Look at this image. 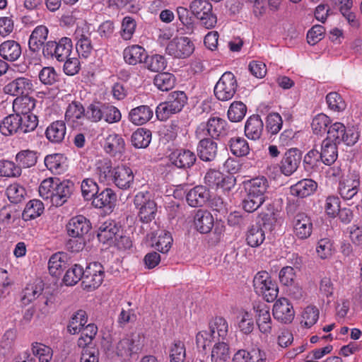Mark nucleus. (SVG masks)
Wrapping results in <instances>:
<instances>
[{
  "instance_id": "4be33fe9",
  "label": "nucleus",
  "mask_w": 362,
  "mask_h": 362,
  "mask_svg": "<svg viewBox=\"0 0 362 362\" xmlns=\"http://www.w3.org/2000/svg\"><path fill=\"white\" fill-rule=\"evenodd\" d=\"M33 90V83L29 78L19 77L8 83L4 87L5 93L12 95L23 96Z\"/></svg>"
},
{
  "instance_id": "f3484780",
  "label": "nucleus",
  "mask_w": 362,
  "mask_h": 362,
  "mask_svg": "<svg viewBox=\"0 0 362 362\" xmlns=\"http://www.w3.org/2000/svg\"><path fill=\"white\" fill-rule=\"evenodd\" d=\"M134 175L132 170L124 165L113 168L111 180L119 189H127L134 182Z\"/></svg>"
},
{
  "instance_id": "de8ad7c7",
  "label": "nucleus",
  "mask_w": 362,
  "mask_h": 362,
  "mask_svg": "<svg viewBox=\"0 0 362 362\" xmlns=\"http://www.w3.org/2000/svg\"><path fill=\"white\" fill-rule=\"evenodd\" d=\"M209 331L215 335L217 333L218 339L224 340L228 331L226 320L222 317H216L209 322Z\"/></svg>"
},
{
  "instance_id": "3c124183",
  "label": "nucleus",
  "mask_w": 362,
  "mask_h": 362,
  "mask_svg": "<svg viewBox=\"0 0 362 362\" xmlns=\"http://www.w3.org/2000/svg\"><path fill=\"white\" fill-rule=\"evenodd\" d=\"M44 211L43 203L37 199H33L28 202L23 212V217L25 219H34L40 216Z\"/></svg>"
},
{
  "instance_id": "f704fd0d",
  "label": "nucleus",
  "mask_w": 362,
  "mask_h": 362,
  "mask_svg": "<svg viewBox=\"0 0 362 362\" xmlns=\"http://www.w3.org/2000/svg\"><path fill=\"white\" fill-rule=\"evenodd\" d=\"M140 349L139 341L134 338H124L116 345L115 352L118 356L127 357Z\"/></svg>"
},
{
  "instance_id": "603ef678",
  "label": "nucleus",
  "mask_w": 362,
  "mask_h": 362,
  "mask_svg": "<svg viewBox=\"0 0 362 362\" xmlns=\"http://www.w3.org/2000/svg\"><path fill=\"white\" fill-rule=\"evenodd\" d=\"M257 313L256 322L259 331L264 334H270L272 332V319L269 310L262 308L259 309Z\"/></svg>"
},
{
  "instance_id": "bb28decb",
  "label": "nucleus",
  "mask_w": 362,
  "mask_h": 362,
  "mask_svg": "<svg viewBox=\"0 0 362 362\" xmlns=\"http://www.w3.org/2000/svg\"><path fill=\"white\" fill-rule=\"evenodd\" d=\"M209 192L206 187L198 185L190 189L187 194L186 199L192 207L203 206L209 199Z\"/></svg>"
},
{
  "instance_id": "052dcab7",
  "label": "nucleus",
  "mask_w": 362,
  "mask_h": 362,
  "mask_svg": "<svg viewBox=\"0 0 362 362\" xmlns=\"http://www.w3.org/2000/svg\"><path fill=\"white\" fill-rule=\"evenodd\" d=\"M144 63L148 70L154 72L163 71L167 66L165 58L160 54H154L151 57L146 55Z\"/></svg>"
},
{
  "instance_id": "5701e85b",
  "label": "nucleus",
  "mask_w": 362,
  "mask_h": 362,
  "mask_svg": "<svg viewBox=\"0 0 362 362\" xmlns=\"http://www.w3.org/2000/svg\"><path fill=\"white\" fill-rule=\"evenodd\" d=\"M116 202V193L112 189L106 187L98 192L92 201V205L98 209H112L115 206Z\"/></svg>"
},
{
  "instance_id": "6e6552de",
  "label": "nucleus",
  "mask_w": 362,
  "mask_h": 362,
  "mask_svg": "<svg viewBox=\"0 0 362 362\" xmlns=\"http://www.w3.org/2000/svg\"><path fill=\"white\" fill-rule=\"evenodd\" d=\"M238 88L235 76L231 72H225L219 78L214 87V95L221 101L230 100L235 95Z\"/></svg>"
},
{
  "instance_id": "dca6fc26",
  "label": "nucleus",
  "mask_w": 362,
  "mask_h": 362,
  "mask_svg": "<svg viewBox=\"0 0 362 362\" xmlns=\"http://www.w3.org/2000/svg\"><path fill=\"white\" fill-rule=\"evenodd\" d=\"M293 233L300 240H306L313 233V223L310 216L301 212L297 214L293 221Z\"/></svg>"
},
{
  "instance_id": "e433bc0d",
  "label": "nucleus",
  "mask_w": 362,
  "mask_h": 362,
  "mask_svg": "<svg viewBox=\"0 0 362 362\" xmlns=\"http://www.w3.org/2000/svg\"><path fill=\"white\" fill-rule=\"evenodd\" d=\"M86 110L83 105L74 100L66 107L65 112V119L68 123H79L80 120L86 117Z\"/></svg>"
},
{
  "instance_id": "6ab92c4d",
  "label": "nucleus",
  "mask_w": 362,
  "mask_h": 362,
  "mask_svg": "<svg viewBox=\"0 0 362 362\" xmlns=\"http://www.w3.org/2000/svg\"><path fill=\"white\" fill-rule=\"evenodd\" d=\"M121 230V226L115 220L108 219L100 223L98 226L97 237L100 242L107 243L117 239Z\"/></svg>"
},
{
  "instance_id": "20e7f679",
  "label": "nucleus",
  "mask_w": 362,
  "mask_h": 362,
  "mask_svg": "<svg viewBox=\"0 0 362 362\" xmlns=\"http://www.w3.org/2000/svg\"><path fill=\"white\" fill-rule=\"evenodd\" d=\"M72 47L71 40L64 37L59 41L46 42L42 47V54L47 59H55L58 62H64L71 55Z\"/></svg>"
},
{
  "instance_id": "5fc2aeb1",
  "label": "nucleus",
  "mask_w": 362,
  "mask_h": 362,
  "mask_svg": "<svg viewBox=\"0 0 362 362\" xmlns=\"http://www.w3.org/2000/svg\"><path fill=\"white\" fill-rule=\"evenodd\" d=\"M81 337L78 339L77 344L83 349L88 347V345L92 343L97 332L98 327L95 325L90 323L82 329Z\"/></svg>"
},
{
  "instance_id": "7c9ffc66",
  "label": "nucleus",
  "mask_w": 362,
  "mask_h": 362,
  "mask_svg": "<svg viewBox=\"0 0 362 362\" xmlns=\"http://www.w3.org/2000/svg\"><path fill=\"white\" fill-rule=\"evenodd\" d=\"M147 52L140 45H134L126 47L123 51L124 62L129 65H136L144 62Z\"/></svg>"
},
{
  "instance_id": "c85d7f7f",
  "label": "nucleus",
  "mask_w": 362,
  "mask_h": 362,
  "mask_svg": "<svg viewBox=\"0 0 362 362\" xmlns=\"http://www.w3.org/2000/svg\"><path fill=\"white\" fill-rule=\"evenodd\" d=\"M153 115V109L148 105H140L130 110L129 120L136 125H142L148 122Z\"/></svg>"
},
{
  "instance_id": "2f4dec72",
  "label": "nucleus",
  "mask_w": 362,
  "mask_h": 362,
  "mask_svg": "<svg viewBox=\"0 0 362 362\" xmlns=\"http://www.w3.org/2000/svg\"><path fill=\"white\" fill-rule=\"evenodd\" d=\"M264 129L263 122L258 115L250 116L245 126V136L252 140L259 139Z\"/></svg>"
},
{
  "instance_id": "412c9836",
  "label": "nucleus",
  "mask_w": 362,
  "mask_h": 362,
  "mask_svg": "<svg viewBox=\"0 0 362 362\" xmlns=\"http://www.w3.org/2000/svg\"><path fill=\"white\" fill-rule=\"evenodd\" d=\"M197 156L205 162L214 160L218 153V144L211 138L201 139L197 147Z\"/></svg>"
},
{
  "instance_id": "a18cd8bd",
  "label": "nucleus",
  "mask_w": 362,
  "mask_h": 362,
  "mask_svg": "<svg viewBox=\"0 0 362 362\" xmlns=\"http://www.w3.org/2000/svg\"><path fill=\"white\" fill-rule=\"evenodd\" d=\"M37 152L32 150H22L19 151L16 156V161L21 168H31L37 163Z\"/></svg>"
},
{
  "instance_id": "8fccbe9b",
  "label": "nucleus",
  "mask_w": 362,
  "mask_h": 362,
  "mask_svg": "<svg viewBox=\"0 0 362 362\" xmlns=\"http://www.w3.org/2000/svg\"><path fill=\"white\" fill-rule=\"evenodd\" d=\"M102 111L101 121L104 120L108 124L117 123L122 119L120 110L110 103H103Z\"/></svg>"
},
{
  "instance_id": "ea45409f",
  "label": "nucleus",
  "mask_w": 362,
  "mask_h": 362,
  "mask_svg": "<svg viewBox=\"0 0 362 362\" xmlns=\"http://www.w3.org/2000/svg\"><path fill=\"white\" fill-rule=\"evenodd\" d=\"M322 160L320 152L315 148L310 150L303 157V165L308 173L316 172L319 169Z\"/></svg>"
},
{
  "instance_id": "72a5a7b5",
  "label": "nucleus",
  "mask_w": 362,
  "mask_h": 362,
  "mask_svg": "<svg viewBox=\"0 0 362 362\" xmlns=\"http://www.w3.org/2000/svg\"><path fill=\"white\" fill-rule=\"evenodd\" d=\"M20 114H11L6 117L0 123V132L4 136H10L21 132Z\"/></svg>"
},
{
  "instance_id": "f8f14e48",
  "label": "nucleus",
  "mask_w": 362,
  "mask_h": 362,
  "mask_svg": "<svg viewBox=\"0 0 362 362\" xmlns=\"http://www.w3.org/2000/svg\"><path fill=\"white\" fill-rule=\"evenodd\" d=\"M272 314L276 320L284 324L291 323L295 317L293 305L286 298H280L275 302Z\"/></svg>"
},
{
  "instance_id": "2eb2a0df",
  "label": "nucleus",
  "mask_w": 362,
  "mask_h": 362,
  "mask_svg": "<svg viewBox=\"0 0 362 362\" xmlns=\"http://www.w3.org/2000/svg\"><path fill=\"white\" fill-rule=\"evenodd\" d=\"M92 228L89 219L83 215L72 217L66 226L69 237L85 238Z\"/></svg>"
},
{
  "instance_id": "c756f323",
  "label": "nucleus",
  "mask_w": 362,
  "mask_h": 362,
  "mask_svg": "<svg viewBox=\"0 0 362 362\" xmlns=\"http://www.w3.org/2000/svg\"><path fill=\"white\" fill-rule=\"evenodd\" d=\"M317 184L312 179H303L290 188L293 196L304 198L313 194L317 189Z\"/></svg>"
},
{
  "instance_id": "6e6d98bb",
  "label": "nucleus",
  "mask_w": 362,
  "mask_h": 362,
  "mask_svg": "<svg viewBox=\"0 0 362 362\" xmlns=\"http://www.w3.org/2000/svg\"><path fill=\"white\" fill-rule=\"evenodd\" d=\"M173 238L170 232L162 230L153 243V247L158 252L165 254L171 248Z\"/></svg>"
},
{
  "instance_id": "4468645a",
  "label": "nucleus",
  "mask_w": 362,
  "mask_h": 362,
  "mask_svg": "<svg viewBox=\"0 0 362 362\" xmlns=\"http://www.w3.org/2000/svg\"><path fill=\"white\" fill-rule=\"evenodd\" d=\"M170 163L180 169L191 168L197 161V155L189 149L180 148L173 151L169 156Z\"/></svg>"
},
{
  "instance_id": "49530a36",
  "label": "nucleus",
  "mask_w": 362,
  "mask_h": 362,
  "mask_svg": "<svg viewBox=\"0 0 362 362\" xmlns=\"http://www.w3.org/2000/svg\"><path fill=\"white\" fill-rule=\"evenodd\" d=\"M43 286L41 284H28L23 291L21 302L24 305H29L42 296Z\"/></svg>"
},
{
  "instance_id": "423d86ee",
  "label": "nucleus",
  "mask_w": 362,
  "mask_h": 362,
  "mask_svg": "<svg viewBox=\"0 0 362 362\" xmlns=\"http://www.w3.org/2000/svg\"><path fill=\"white\" fill-rule=\"evenodd\" d=\"M189 8L192 15L205 28L211 29L216 25L217 17L214 13L212 4L209 1H192Z\"/></svg>"
},
{
  "instance_id": "473e14b6",
  "label": "nucleus",
  "mask_w": 362,
  "mask_h": 362,
  "mask_svg": "<svg viewBox=\"0 0 362 362\" xmlns=\"http://www.w3.org/2000/svg\"><path fill=\"white\" fill-rule=\"evenodd\" d=\"M66 124L62 120L52 122L46 129L45 136L52 143H61L66 135Z\"/></svg>"
},
{
  "instance_id": "69168bd1",
  "label": "nucleus",
  "mask_w": 362,
  "mask_h": 362,
  "mask_svg": "<svg viewBox=\"0 0 362 362\" xmlns=\"http://www.w3.org/2000/svg\"><path fill=\"white\" fill-rule=\"evenodd\" d=\"M283 120L281 115L276 112H272L266 118V131L271 135H275L281 130Z\"/></svg>"
},
{
  "instance_id": "0eeeda50",
  "label": "nucleus",
  "mask_w": 362,
  "mask_h": 362,
  "mask_svg": "<svg viewBox=\"0 0 362 362\" xmlns=\"http://www.w3.org/2000/svg\"><path fill=\"white\" fill-rule=\"evenodd\" d=\"M105 277V269L98 262H93L88 264L83 269V278L81 285L83 289L88 291L98 288L103 281Z\"/></svg>"
},
{
  "instance_id": "393cba45",
  "label": "nucleus",
  "mask_w": 362,
  "mask_h": 362,
  "mask_svg": "<svg viewBox=\"0 0 362 362\" xmlns=\"http://www.w3.org/2000/svg\"><path fill=\"white\" fill-rule=\"evenodd\" d=\"M48 28L45 25L37 26L32 32L29 40L28 47L33 52H38L46 43L48 36Z\"/></svg>"
},
{
  "instance_id": "4c0bfd02",
  "label": "nucleus",
  "mask_w": 362,
  "mask_h": 362,
  "mask_svg": "<svg viewBox=\"0 0 362 362\" xmlns=\"http://www.w3.org/2000/svg\"><path fill=\"white\" fill-rule=\"evenodd\" d=\"M88 321L86 312L78 310L71 317L67 325V331L71 334H76L81 332Z\"/></svg>"
},
{
  "instance_id": "9d476101",
  "label": "nucleus",
  "mask_w": 362,
  "mask_h": 362,
  "mask_svg": "<svg viewBox=\"0 0 362 362\" xmlns=\"http://www.w3.org/2000/svg\"><path fill=\"white\" fill-rule=\"evenodd\" d=\"M359 187L360 175L356 172H352L339 180L338 190L344 199L349 200L357 196Z\"/></svg>"
},
{
  "instance_id": "37998d69",
  "label": "nucleus",
  "mask_w": 362,
  "mask_h": 362,
  "mask_svg": "<svg viewBox=\"0 0 362 362\" xmlns=\"http://www.w3.org/2000/svg\"><path fill=\"white\" fill-rule=\"evenodd\" d=\"M151 141V132L144 128L137 129L131 136L132 144L136 148H145Z\"/></svg>"
},
{
  "instance_id": "aec40b11",
  "label": "nucleus",
  "mask_w": 362,
  "mask_h": 362,
  "mask_svg": "<svg viewBox=\"0 0 362 362\" xmlns=\"http://www.w3.org/2000/svg\"><path fill=\"white\" fill-rule=\"evenodd\" d=\"M103 147L107 154L115 157L125 151V141L120 134L112 133L105 139Z\"/></svg>"
},
{
  "instance_id": "bf43d9fd",
  "label": "nucleus",
  "mask_w": 362,
  "mask_h": 362,
  "mask_svg": "<svg viewBox=\"0 0 362 362\" xmlns=\"http://www.w3.org/2000/svg\"><path fill=\"white\" fill-rule=\"evenodd\" d=\"M331 124V119L323 113L317 115L313 119L311 127L315 134H323L327 131L328 126Z\"/></svg>"
},
{
  "instance_id": "c9c22d12",
  "label": "nucleus",
  "mask_w": 362,
  "mask_h": 362,
  "mask_svg": "<svg viewBox=\"0 0 362 362\" xmlns=\"http://www.w3.org/2000/svg\"><path fill=\"white\" fill-rule=\"evenodd\" d=\"M337 146L338 144L329 140L324 139L322 141L320 152L322 163L330 165L336 161L338 157Z\"/></svg>"
},
{
  "instance_id": "f257e3e1",
  "label": "nucleus",
  "mask_w": 362,
  "mask_h": 362,
  "mask_svg": "<svg viewBox=\"0 0 362 362\" xmlns=\"http://www.w3.org/2000/svg\"><path fill=\"white\" fill-rule=\"evenodd\" d=\"M74 190V184L69 180L60 181L58 178L50 177L44 180L39 187L40 196L45 200H50L52 205L57 207L64 204Z\"/></svg>"
},
{
  "instance_id": "b1692460",
  "label": "nucleus",
  "mask_w": 362,
  "mask_h": 362,
  "mask_svg": "<svg viewBox=\"0 0 362 362\" xmlns=\"http://www.w3.org/2000/svg\"><path fill=\"white\" fill-rule=\"evenodd\" d=\"M269 187L268 180L264 177H258L249 180L245 184V189L252 197L265 200Z\"/></svg>"
},
{
  "instance_id": "7ed1b4c3",
  "label": "nucleus",
  "mask_w": 362,
  "mask_h": 362,
  "mask_svg": "<svg viewBox=\"0 0 362 362\" xmlns=\"http://www.w3.org/2000/svg\"><path fill=\"white\" fill-rule=\"evenodd\" d=\"M253 286L255 293L258 296H262L267 302L274 301L278 296V286L266 271L256 274L253 279Z\"/></svg>"
},
{
  "instance_id": "864d4df0",
  "label": "nucleus",
  "mask_w": 362,
  "mask_h": 362,
  "mask_svg": "<svg viewBox=\"0 0 362 362\" xmlns=\"http://www.w3.org/2000/svg\"><path fill=\"white\" fill-rule=\"evenodd\" d=\"M247 112L246 105L241 101L232 103L228 110V117L233 122H238L243 119Z\"/></svg>"
},
{
  "instance_id": "9b49d317",
  "label": "nucleus",
  "mask_w": 362,
  "mask_h": 362,
  "mask_svg": "<svg viewBox=\"0 0 362 362\" xmlns=\"http://www.w3.org/2000/svg\"><path fill=\"white\" fill-rule=\"evenodd\" d=\"M90 35L91 33L86 25L78 26L74 33L76 52L84 58L88 57L93 49Z\"/></svg>"
},
{
  "instance_id": "58836bf2",
  "label": "nucleus",
  "mask_w": 362,
  "mask_h": 362,
  "mask_svg": "<svg viewBox=\"0 0 362 362\" xmlns=\"http://www.w3.org/2000/svg\"><path fill=\"white\" fill-rule=\"evenodd\" d=\"M247 244L252 247L261 245L265 240V233L259 224L252 225L247 229L245 234Z\"/></svg>"
},
{
  "instance_id": "e2e57ef3",
  "label": "nucleus",
  "mask_w": 362,
  "mask_h": 362,
  "mask_svg": "<svg viewBox=\"0 0 362 362\" xmlns=\"http://www.w3.org/2000/svg\"><path fill=\"white\" fill-rule=\"evenodd\" d=\"M81 193L83 198L87 201H93L100 187L98 184L90 178L84 179L81 185Z\"/></svg>"
},
{
  "instance_id": "ddd939ff",
  "label": "nucleus",
  "mask_w": 362,
  "mask_h": 362,
  "mask_svg": "<svg viewBox=\"0 0 362 362\" xmlns=\"http://www.w3.org/2000/svg\"><path fill=\"white\" fill-rule=\"evenodd\" d=\"M302 160V152L296 148H291L286 151L280 163L281 172L286 176L294 173Z\"/></svg>"
},
{
  "instance_id": "79ce46f5",
  "label": "nucleus",
  "mask_w": 362,
  "mask_h": 362,
  "mask_svg": "<svg viewBox=\"0 0 362 362\" xmlns=\"http://www.w3.org/2000/svg\"><path fill=\"white\" fill-rule=\"evenodd\" d=\"M176 83L175 76L169 72L156 74L153 78V84L161 91H168L174 88Z\"/></svg>"
},
{
  "instance_id": "f03ea898",
  "label": "nucleus",
  "mask_w": 362,
  "mask_h": 362,
  "mask_svg": "<svg viewBox=\"0 0 362 362\" xmlns=\"http://www.w3.org/2000/svg\"><path fill=\"white\" fill-rule=\"evenodd\" d=\"M134 204L138 210V218L144 223L151 222L156 217L158 207L151 191L139 192L134 198Z\"/></svg>"
},
{
  "instance_id": "a878e982",
  "label": "nucleus",
  "mask_w": 362,
  "mask_h": 362,
  "mask_svg": "<svg viewBox=\"0 0 362 362\" xmlns=\"http://www.w3.org/2000/svg\"><path fill=\"white\" fill-rule=\"evenodd\" d=\"M194 222L197 231L202 234L209 233L214 226V217L206 210H198L194 216Z\"/></svg>"
},
{
  "instance_id": "39448f33",
  "label": "nucleus",
  "mask_w": 362,
  "mask_h": 362,
  "mask_svg": "<svg viewBox=\"0 0 362 362\" xmlns=\"http://www.w3.org/2000/svg\"><path fill=\"white\" fill-rule=\"evenodd\" d=\"M359 134L354 129H346L341 122H335L327 130L325 139L336 144L344 143L347 146H354L358 140Z\"/></svg>"
},
{
  "instance_id": "1a4fd4ad",
  "label": "nucleus",
  "mask_w": 362,
  "mask_h": 362,
  "mask_svg": "<svg viewBox=\"0 0 362 362\" xmlns=\"http://www.w3.org/2000/svg\"><path fill=\"white\" fill-rule=\"evenodd\" d=\"M194 50V44L187 37L174 38L165 48L168 55L177 59H185L189 57Z\"/></svg>"
},
{
  "instance_id": "13d9d810",
  "label": "nucleus",
  "mask_w": 362,
  "mask_h": 362,
  "mask_svg": "<svg viewBox=\"0 0 362 362\" xmlns=\"http://www.w3.org/2000/svg\"><path fill=\"white\" fill-rule=\"evenodd\" d=\"M168 103L176 113L180 112L187 102V96L184 91H173L168 97Z\"/></svg>"
},
{
  "instance_id": "a19ab883",
  "label": "nucleus",
  "mask_w": 362,
  "mask_h": 362,
  "mask_svg": "<svg viewBox=\"0 0 362 362\" xmlns=\"http://www.w3.org/2000/svg\"><path fill=\"white\" fill-rule=\"evenodd\" d=\"M36 100L28 95L17 97L13 103V109L17 114H32L31 111L35 107Z\"/></svg>"
},
{
  "instance_id": "c03bdc74",
  "label": "nucleus",
  "mask_w": 362,
  "mask_h": 362,
  "mask_svg": "<svg viewBox=\"0 0 362 362\" xmlns=\"http://www.w3.org/2000/svg\"><path fill=\"white\" fill-rule=\"evenodd\" d=\"M231 153L237 157H243L249 154L250 148L247 141L243 137H233L228 141Z\"/></svg>"
},
{
  "instance_id": "774afa93",
  "label": "nucleus",
  "mask_w": 362,
  "mask_h": 362,
  "mask_svg": "<svg viewBox=\"0 0 362 362\" xmlns=\"http://www.w3.org/2000/svg\"><path fill=\"white\" fill-rule=\"evenodd\" d=\"M136 28L135 20L131 16H125L122 21L120 35L124 40L132 39Z\"/></svg>"
},
{
  "instance_id": "680f3d73",
  "label": "nucleus",
  "mask_w": 362,
  "mask_h": 362,
  "mask_svg": "<svg viewBox=\"0 0 362 362\" xmlns=\"http://www.w3.org/2000/svg\"><path fill=\"white\" fill-rule=\"evenodd\" d=\"M326 102L328 107L334 112H340L346 107V102L337 92L329 93L326 96Z\"/></svg>"
},
{
  "instance_id": "a211bd4d",
  "label": "nucleus",
  "mask_w": 362,
  "mask_h": 362,
  "mask_svg": "<svg viewBox=\"0 0 362 362\" xmlns=\"http://www.w3.org/2000/svg\"><path fill=\"white\" fill-rule=\"evenodd\" d=\"M208 135L213 139H221L228 136L230 127L228 122L218 117H210L206 124Z\"/></svg>"
},
{
  "instance_id": "4d7b16f0",
  "label": "nucleus",
  "mask_w": 362,
  "mask_h": 362,
  "mask_svg": "<svg viewBox=\"0 0 362 362\" xmlns=\"http://www.w3.org/2000/svg\"><path fill=\"white\" fill-rule=\"evenodd\" d=\"M83 268L78 264H74L66 272L63 281L66 286H74L80 280L83 281Z\"/></svg>"
},
{
  "instance_id": "cd10ccee",
  "label": "nucleus",
  "mask_w": 362,
  "mask_h": 362,
  "mask_svg": "<svg viewBox=\"0 0 362 362\" xmlns=\"http://www.w3.org/2000/svg\"><path fill=\"white\" fill-rule=\"evenodd\" d=\"M21 54V46L15 40H6L0 45V56L6 61L15 62Z\"/></svg>"
},
{
  "instance_id": "0e129e2a",
  "label": "nucleus",
  "mask_w": 362,
  "mask_h": 362,
  "mask_svg": "<svg viewBox=\"0 0 362 362\" xmlns=\"http://www.w3.org/2000/svg\"><path fill=\"white\" fill-rule=\"evenodd\" d=\"M211 357L212 362H226L230 358L228 345L223 341L216 344Z\"/></svg>"
},
{
  "instance_id": "338daca9",
  "label": "nucleus",
  "mask_w": 362,
  "mask_h": 362,
  "mask_svg": "<svg viewBox=\"0 0 362 362\" xmlns=\"http://www.w3.org/2000/svg\"><path fill=\"white\" fill-rule=\"evenodd\" d=\"M32 351L34 356L38 358L39 362H49L52 358V349L41 343L33 344Z\"/></svg>"
},
{
  "instance_id": "09e8293b",
  "label": "nucleus",
  "mask_w": 362,
  "mask_h": 362,
  "mask_svg": "<svg viewBox=\"0 0 362 362\" xmlns=\"http://www.w3.org/2000/svg\"><path fill=\"white\" fill-rule=\"evenodd\" d=\"M65 257L66 255L62 252H57L51 256L48 262V269L51 275L58 276L66 268Z\"/></svg>"
}]
</instances>
